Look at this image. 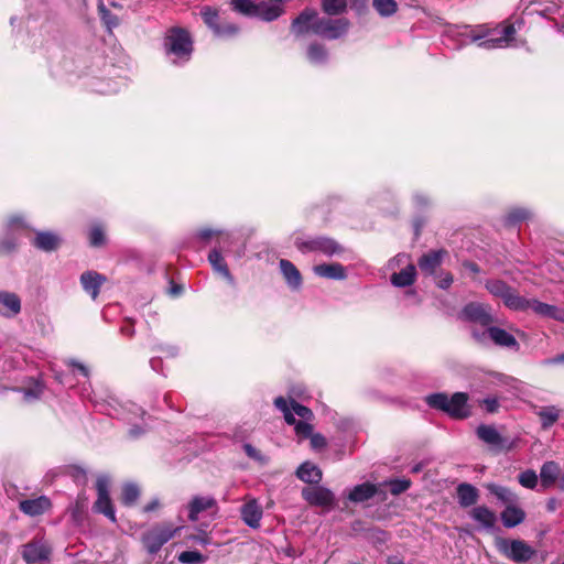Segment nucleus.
<instances>
[{"label": "nucleus", "mask_w": 564, "mask_h": 564, "mask_svg": "<svg viewBox=\"0 0 564 564\" xmlns=\"http://www.w3.org/2000/svg\"><path fill=\"white\" fill-rule=\"evenodd\" d=\"M516 28L513 24L503 26L489 28L485 24L463 25L449 30L448 39L456 40L458 46L477 43L479 47L485 50L502 48L511 45L514 40Z\"/></svg>", "instance_id": "obj_1"}, {"label": "nucleus", "mask_w": 564, "mask_h": 564, "mask_svg": "<svg viewBox=\"0 0 564 564\" xmlns=\"http://www.w3.org/2000/svg\"><path fill=\"white\" fill-rule=\"evenodd\" d=\"M164 48L167 56L174 64L188 62L193 53V41L189 33L178 26H173L166 31L164 37Z\"/></svg>", "instance_id": "obj_2"}, {"label": "nucleus", "mask_w": 564, "mask_h": 564, "mask_svg": "<svg viewBox=\"0 0 564 564\" xmlns=\"http://www.w3.org/2000/svg\"><path fill=\"white\" fill-rule=\"evenodd\" d=\"M468 394L456 392L451 398L446 393H432L425 398V402L432 409L441 410L454 419H466L470 415L467 404Z\"/></svg>", "instance_id": "obj_3"}, {"label": "nucleus", "mask_w": 564, "mask_h": 564, "mask_svg": "<svg viewBox=\"0 0 564 564\" xmlns=\"http://www.w3.org/2000/svg\"><path fill=\"white\" fill-rule=\"evenodd\" d=\"M471 335L474 339L481 345H487L492 341L495 345L500 347L513 348L516 350L519 349V343L512 334L492 325L481 332L473 327Z\"/></svg>", "instance_id": "obj_4"}, {"label": "nucleus", "mask_w": 564, "mask_h": 564, "mask_svg": "<svg viewBox=\"0 0 564 564\" xmlns=\"http://www.w3.org/2000/svg\"><path fill=\"white\" fill-rule=\"evenodd\" d=\"M350 22L346 18H319L313 25V33L327 40H337L347 34Z\"/></svg>", "instance_id": "obj_5"}, {"label": "nucleus", "mask_w": 564, "mask_h": 564, "mask_svg": "<svg viewBox=\"0 0 564 564\" xmlns=\"http://www.w3.org/2000/svg\"><path fill=\"white\" fill-rule=\"evenodd\" d=\"M294 245L302 252H321L328 257L343 251V248L337 241L322 236L311 239L296 238Z\"/></svg>", "instance_id": "obj_6"}, {"label": "nucleus", "mask_w": 564, "mask_h": 564, "mask_svg": "<svg viewBox=\"0 0 564 564\" xmlns=\"http://www.w3.org/2000/svg\"><path fill=\"white\" fill-rule=\"evenodd\" d=\"M486 289L494 296L501 299L503 304L510 310L517 311L523 304L522 296L503 281L490 280L486 283Z\"/></svg>", "instance_id": "obj_7"}, {"label": "nucleus", "mask_w": 564, "mask_h": 564, "mask_svg": "<svg viewBox=\"0 0 564 564\" xmlns=\"http://www.w3.org/2000/svg\"><path fill=\"white\" fill-rule=\"evenodd\" d=\"M499 550L516 563H524L534 554V550L522 540H502L499 543Z\"/></svg>", "instance_id": "obj_8"}, {"label": "nucleus", "mask_w": 564, "mask_h": 564, "mask_svg": "<svg viewBox=\"0 0 564 564\" xmlns=\"http://www.w3.org/2000/svg\"><path fill=\"white\" fill-rule=\"evenodd\" d=\"M180 530V528H173L172 525H161L152 529L144 536V544L149 553L155 554L160 551V549L169 542L175 533Z\"/></svg>", "instance_id": "obj_9"}, {"label": "nucleus", "mask_w": 564, "mask_h": 564, "mask_svg": "<svg viewBox=\"0 0 564 564\" xmlns=\"http://www.w3.org/2000/svg\"><path fill=\"white\" fill-rule=\"evenodd\" d=\"M462 316L466 321L480 325L485 329L490 327L495 322L490 313V307L481 303L473 302L467 304L462 312Z\"/></svg>", "instance_id": "obj_10"}, {"label": "nucleus", "mask_w": 564, "mask_h": 564, "mask_svg": "<svg viewBox=\"0 0 564 564\" xmlns=\"http://www.w3.org/2000/svg\"><path fill=\"white\" fill-rule=\"evenodd\" d=\"M274 405L276 409H279L281 412H283L284 420L288 424L295 426L296 435L303 438L311 437L313 434V426L307 421H299L296 422L295 417L293 416V413L290 411V408L288 405V401L283 397H278L274 400Z\"/></svg>", "instance_id": "obj_11"}, {"label": "nucleus", "mask_w": 564, "mask_h": 564, "mask_svg": "<svg viewBox=\"0 0 564 564\" xmlns=\"http://www.w3.org/2000/svg\"><path fill=\"white\" fill-rule=\"evenodd\" d=\"M303 499L311 506L329 508L335 502L334 494L324 487H306L302 490Z\"/></svg>", "instance_id": "obj_12"}, {"label": "nucleus", "mask_w": 564, "mask_h": 564, "mask_svg": "<svg viewBox=\"0 0 564 564\" xmlns=\"http://www.w3.org/2000/svg\"><path fill=\"white\" fill-rule=\"evenodd\" d=\"M551 9L555 10L554 0H520L518 10L524 15H540L547 19Z\"/></svg>", "instance_id": "obj_13"}, {"label": "nucleus", "mask_w": 564, "mask_h": 564, "mask_svg": "<svg viewBox=\"0 0 564 564\" xmlns=\"http://www.w3.org/2000/svg\"><path fill=\"white\" fill-rule=\"evenodd\" d=\"M26 226L22 218L12 217L7 225V238L0 241V250L11 252L18 245V235L24 231Z\"/></svg>", "instance_id": "obj_14"}, {"label": "nucleus", "mask_w": 564, "mask_h": 564, "mask_svg": "<svg viewBox=\"0 0 564 564\" xmlns=\"http://www.w3.org/2000/svg\"><path fill=\"white\" fill-rule=\"evenodd\" d=\"M523 304L521 305V308H518L517 311L525 312L531 310L536 315H540L542 317H549L552 319H557L560 317V307L551 304H546L543 302H540L535 299H525L522 296Z\"/></svg>", "instance_id": "obj_15"}, {"label": "nucleus", "mask_w": 564, "mask_h": 564, "mask_svg": "<svg viewBox=\"0 0 564 564\" xmlns=\"http://www.w3.org/2000/svg\"><path fill=\"white\" fill-rule=\"evenodd\" d=\"M316 20H319L317 12L314 9L303 10L292 22L291 31L300 36L313 32V25Z\"/></svg>", "instance_id": "obj_16"}, {"label": "nucleus", "mask_w": 564, "mask_h": 564, "mask_svg": "<svg viewBox=\"0 0 564 564\" xmlns=\"http://www.w3.org/2000/svg\"><path fill=\"white\" fill-rule=\"evenodd\" d=\"M240 513L241 519L248 527L252 529H258L260 527L263 511L262 507L258 503L256 499L248 500L241 507Z\"/></svg>", "instance_id": "obj_17"}, {"label": "nucleus", "mask_w": 564, "mask_h": 564, "mask_svg": "<svg viewBox=\"0 0 564 564\" xmlns=\"http://www.w3.org/2000/svg\"><path fill=\"white\" fill-rule=\"evenodd\" d=\"M106 282V276L96 271H86L80 275V284L93 300H96L101 285Z\"/></svg>", "instance_id": "obj_18"}, {"label": "nucleus", "mask_w": 564, "mask_h": 564, "mask_svg": "<svg viewBox=\"0 0 564 564\" xmlns=\"http://www.w3.org/2000/svg\"><path fill=\"white\" fill-rule=\"evenodd\" d=\"M0 314L4 317H14L21 312V300L12 292H0Z\"/></svg>", "instance_id": "obj_19"}, {"label": "nucleus", "mask_w": 564, "mask_h": 564, "mask_svg": "<svg viewBox=\"0 0 564 564\" xmlns=\"http://www.w3.org/2000/svg\"><path fill=\"white\" fill-rule=\"evenodd\" d=\"M51 500L45 496H40L35 499L22 500L19 505L20 510L31 517L43 514L51 508Z\"/></svg>", "instance_id": "obj_20"}, {"label": "nucleus", "mask_w": 564, "mask_h": 564, "mask_svg": "<svg viewBox=\"0 0 564 564\" xmlns=\"http://www.w3.org/2000/svg\"><path fill=\"white\" fill-rule=\"evenodd\" d=\"M445 254L444 250H431L419 259L417 265L424 274L431 275L442 264Z\"/></svg>", "instance_id": "obj_21"}, {"label": "nucleus", "mask_w": 564, "mask_h": 564, "mask_svg": "<svg viewBox=\"0 0 564 564\" xmlns=\"http://www.w3.org/2000/svg\"><path fill=\"white\" fill-rule=\"evenodd\" d=\"M476 434L480 441L495 448H502L506 440L494 425L481 424L477 427Z\"/></svg>", "instance_id": "obj_22"}, {"label": "nucleus", "mask_w": 564, "mask_h": 564, "mask_svg": "<svg viewBox=\"0 0 564 564\" xmlns=\"http://www.w3.org/2000/svg\"><path fill=\"white\" fill-rule=\"evenodd\" d=\"M22 557L29 564L43 562L47 560L48 551L43 543L32 541L23 546Z\"/></svg>", "instance_id": "obj_23"}, {"label": "nucleus", "mask_w": 564, "mask_h": 564, "mask_svg": "<svg viewBox=\"0 0 564 564\" xmlns=\"http://www.w3.org/2000/svg\"><path fill=\"white\" fill-rule=\"evenodd\" d=\"M500 518L506 528H514L524 521L525 512L518 506V502H513L506 506L505 510L500 513Z\"/></svg>", "instance_id": "obj_24"}, {"label": "nucleus", "mask_w": 564, "mask_h": 564, "mask_svg": "<svg viewBox=\"0 0 564 564\" xmlns=\"http://www.w3.org/2000/svg\"><path fill=\"white\" fill-rule=\"evenodd\" d=\"M316 275L332 280H344L347 276L346 269L340 263H323L313 268Z\"/></svg>", "instance_id": "obj_25"}, {"label": "nucleus", "mask_w": 564, "mask_h": 564, "mask_svg": "<svg viewBox=\"0 0 564 564\" xmlns=\"http://www.w3.org/2000/svg\"><path fill=\"white\" fill-rule=\"evenodd\" d=\"M279 264L288 285L294 290L300 289L302 285V275L297 268L286 259H281Z\"/></svg>", "instance_id": "obj_26"}, {"label": "nucleus", "mask_w": 564, "mask_h": 564, "mask_svg": "<svg viewBox=\"0 0 564 564\" xmlns=\"http://www.w3.org/2000/svg\"><path fill=\"white\" fill-rule=\"evenodd\" d=\"M33 245L40 250L50 252L58 248L61 238L51 231H37Z\"/></svg>", "instance_id": "obj_27"}, {"label": "nucleus", "mask_w": 564, "mask_h": 564, "mask_svg": "<svg viewBox=\"0 0 564 564\" xmlns=\"http://www.w3.org/2000/svg\"><path fill=\"white\" fill-rule=\"evenodd\" d=\"M561 475V467L554 460L545 462L540 469V478L543 487H552Z\"/></svg>", "instance_id": "obj_28"}, {"label": "nucleus", "mask_w": 564, "mask_h": 564, "mask_svg": "<svg viewBox=\"0 0 564 564\" xmlns=\"http://www.w3.org/2000/svg\"><path fill=\"white\" fill-rule=\"evenodd\" d=\"M458 502L462 507L467 508L475 505L478 500V489L467 482L459 484L456 488Z\"/></svg>", "instance_id": "obj_29"}, {"label": "nucleus", "mask_w": 564, "mask_h": 564, "mask_svg": "<svg viewBox=\"0 0 564 564\" xmlns=\"http://www.w3.org/2000/svg\"><path fill=\"white\" fill-rule=\"evenodd\" d=\"M216 501L212 497H194L188 503V519L196 521L200 512L213 508Z\"/></svg>", "instance_id": "obj_30"}, {"label": "nucleus", "mask_w": 564, "mask_h": 564, "mask_svg": "<svg viewBox=\"0 0 564 564\" xmlns=\"http://www.w3.org/2000/svg\"><path fill=\"white\" fill-rule=\"evenodd\" d=\"M296 476L304 482L318 484L322 480V470L315 464L305 462L297 468Z\"/></svg>", "instance_id": "obj_31"}, {"label": "nucleus", "mask_w": 564, "mask_h": 564, "mask_svg": "<svg viewBox=\"0 0 564 564\" xmlns=\"http://www.w3.org/2000/svg\"><path fill=\"white\" fill-rule=\"evenodd\" d=\"M470 517L485 529H492L497 521L496 513L486 506L475 507L470 512Z\"/></svg>", "instance_id": "obj_32"}, {"label": "nucleus", "mask_w": 564, "mask_h": 564, "mask_svg": "<svg viewBox=\"0 0 564 564\" xmlns=\"http://www.w3.org/2000/svg\"><path fill=\"white\" fill-rule=\"evenodd\" d=\"M377 486L370 482L357 485L348 495V499L352 502H364L372 498L377 494Z\"/></svg>", "instance_id": "obj_33"}, {"label": "nucleus", "mask_w": 564, "mask_h": 564, "mask_svg": "<svg viewBox=\"0 0 564 564\" xmlns=\"http://www.w3.org/2000/svg\"><path fill=\"white\" fill-rule=\"evenodd\" d=\"M416 276V269L414 264H408L400 272L391 275V283L398 288L410 286L414 283Z\"/></svg>", "instance_id": "obj_34"}, {"label": "nucleus", "mask_w": 564, "mask_h": 564, "mask_svg": "<svg viewBox=\"0 0 564 564\" xmlns=\"http://www.w3.org/2000/svg\"><path fill=\"white\" fill-rule=\"evenodd\" d=\"M208 261L213 269L220 273L229 283L234 284V278L229 272L227 263L225 262L219 249L214 248L208 254Z\"/></svg>", "instance_id": "obj_35"}, {"label": "nucleus", "mask_w": 564, "mask_h": 564, "mask_svg": "<svg viewBox=\"0 0 564 564\" xmlns=\"http://www.w3.org/2000/svg\"><path fill=\"white\" fill-rule=\"evenodd\" d=\"M486 488L506 506L518 502V496L507 487L497 484H487Z\"/></svg>", "instance_id": "obj_36"}, {"label": "nucleus", "mask_w": 564, "mask_h": 564, "mask_svg": "<svg viewBox=\"0 0 564 564\" xmlns=\"http://www.w3.org/2000/svg\"><path fill=\"white\" fill-rule=\"evenodd\" d=\"M536 415L541 420L542 429L547 430L560 419V410L554 405L543 406L536 411Z\"/></svg>", "instance_id": "obj_37"}, {"label": "nucleus", "mask_w": 564, "mask_h": 564, "mask_svg": "<svg viewBox=\"0 0 564 564\" xmlns=\"http://www.w3.org/2000/svg\"><path fill=\"white\" fill-rule=\"evenodd\" d=\"M321 7L324 13L329 17L340 15L347 11V0H321Z\"/></svg>", "instance_id": "obj_38"}, {"label": "nucleus", "mask_w": 564, "mask_h": 564, "mask_svg": "<svg viewBox=\"0 0 564 564\" xmlns=\"http://www.w3.org/2000/svg\"><path fill=\"white\" fill-rule=\"evenodd\" d=\"M372 7L380 17L389 18L398 11V3L395 0H373Z\"/></svg>", "instance_id": "obj_39"}, {"label": "nucleus", "mask_w": 564, "mask_h": 564, "mask_svg": "<svg viewBox=\"0 0 564 564\" xmlns=\"http://www.w3.org/2000/svg\"><path fill=\"white\" fill-rule=\"evenodd\" d=\"M94 508L96 512L105 514L112 522L116 521L115 510L109 496H98Z\"/></svg>", "instance_id": "obj_40"}, {"label": "nucleus", "mask_w": 564, "mask_h": 564, "mask_svg": "<svg viewBox=\"0 0 564 564\" xmlns=\"http://www.w3.org/2000/svg\"><path fill=\"white\" fill-rule=\"evenodd\" d=\"M555 10L551 9L550 15L547 17L549 21H552L554 26L564 32V1L563 0H554Z\"/></svg>", "instance_id": "obj_41"}, {"label": "nucleus", "mask_w": 564, "mask_h": 564, "mask_svg": "<svg viewBox=\"0 0 564 564\" xmlns=\"http://www.w3.org/2000/svg\"><path fill=\"white\" fill-rule=\"evenodd\" d=\"M307 57L313 64H324L327 61V51L324 45L313 43L307 48Z\"/></svg>", "instance_id": "obj_42"}, {"label": "nucleus", "mask_w": 564, "mask_h": 564, "mask_svg": "<svg viewBox=\"0 0 564 564\" xmlns=\"http://www.w3.org/2000/svg\"><path fill=\"white\" fill-rule=\"evenodd\" d=\"M200 14L207 26L214 32V34H216L217 29L220 25L218 23L219 17L217 10L210 7H203L200 10Z\"/></svg>", "instance_id": "obj_43"}, {"label": "nucleus", "mask_w": 564, "mask_h": 564, "mask_svg": "<svg viewBox=\"0 0 564 564\" xmlns=\"http://www.w3.org/2000/svg\"><path fill=\"white\" fill-rule=\"evenodd\" d=\"M531 213L525 208H514L508 213L505 223L507 226H516L518 223L529 219Z\"/></svg>", "instance_id": "obj_44"}, {"label": "nucleus", "mask_w": 564, "mask_h": 564, "mask_svg": "<svg viewBox=\"0 0 564 564\" xmlns=\"http://www.w3.org/2000/svg\"><path fill=\"white\" fill-rule=\"evenodd\" d=\"M206 556L198 551H184L178 555V561L183 564H202Z\"/></svg>", "instance_id": "obj_45"}, {"label": "nucleus", "mask_w": 564, "mask_h": 564, "mask_svg": "<svg viewBox=\"0 0 564 564\" xmlns=\"http://www.w3.org/2000/svg\"><path fill=\"white\" fill-rule=\"evenodd\" d=\"M140 491L138 486L127 484L122 488V502L127 506L133 505L139 498Z\"/></svg>", "instance_id": "obj_46"}, {"label": "nucleus", "mask_w": 564, "mask_h": 564, "mask_svg": "<svg viewBox=\"0 0 564 564\" xmlns=\"http://www.w3.org/2000/svg\"><path fill=\"white\" fill-rule=\"evenodd\" d=\"M518 480L524 488L534 489L538 485V475L534 470L527 469L519 475Z\"/></svg>", "instance_id": "obj_47"}, {"label": "nucleus", "mask_w": 564, "mask_h": 564, "mask_svg": "<svg viewBox=\"0 0 564 564\" xmlns=\"http://www.w3.org/2000/svg\"><path fill=\"white\" fill-rule=\"evenodd\" d=\"M386 485L389 486L390 492L392 495L398 496V495L406 491L410 488L411 481L405 478L391 479L389 481H386Z\"/></svg>", "instance_id": "obj_48"}, {"label": "nucleus", "mask_w": 564, "mask_h": 564, "mask_svg": "<svg viewBox=\"0 0 564 564\" xmlns=\"http://www.w3.org/2000/svg\"><path fill=\"white\" fill-rule=\"evenodd\" d=\"M231 4L236 11L253 17L257 3L252 0H231Z\"/></svg>", "instance_id": "obj_49"}, {"label": "nucleus", "mask_w": 564, "mask_h": 564, "mask_svg": "<svg viewBox=\"0 0 564 564\" xmlns=\"http://www.w3.org/2000/svg\"><path fill=\"white\" fill-rule=\"evenodd\" d=\"M89 242L93 247H100L105 243L104 229L99 225L91 227L89 231Z\"/></svg>", "instance_id": "obj_50"}, {"label": "nucleus", "mask_w": 564, "mask_h": 564, "mask_svg": "<svg viewBox=\"0 0 564 564\" xmlns=\"http://www.w3.org/2000/svg\"><path fill=\"white\" fill-rule=\"evenodd\" d=\"M290 411L293 413V415L296 414L305 421H310L313 417V412L308 408L295 402L294 400L291 401Z\"/></svg>", "instance_id": "obj_51"}, {"label": "nucleus", "mask_w": 564, "mask_h": 564, "mask_svg": "<svg viewBox=\"0 0 564 564\" xmlns=\"http://www.w3.org/2000/svg\"><path fill=\"white\" fill-rule=\"evenodd\" d=\"M99 13L101 20L109 30L118 25V18L115 14H112L102 3H100L99 6Z\"/></svg>", "instance_id": "obj_52"}, {"label": "nucleus", "mask_w": 564, "mask_h": 564, "mask_svg": "<svg viewBox=\"0 0 564 564\" xmlns=\"http://www.w3.org/2000/svg\"><path fill=\"white\" fill-rule=\"evenodd\" d=\"M238 32H239V29L237 25H235L232 23H223L217 29V32L215 35L219 36V37H229V36L236 35Z\"/></svg>", "instance_id": "obj_53"}, {"label": "nucleus", "mask_w": 564, "mask_h": 564, "mask_svg": "<svg viewBox=\"0 0 564 564\" xmlns=\"http://www.w3.org/2000/svg\"><path fill=\"white\" fill-rule=\"evenodd\" d=\"M218 235V241H223L228 239V236H224L221 232H216L212 229H202L197 232L196 237L203 241L209 240L213 236Z\"/></svg>", "instance_id": "obj_54"}, {"label": "nucleus", "mask_w": 564, "mask_h": 564, "mask_svg": "<svg viewBox=\"0 0 564 564\" xmlns=\"http://www.w3.org/2000/svg\"><path fill=\"white\" fill-rule=\"evenodd\" d=\"M243 451H245L246 455L253 460H257V462L265 460L264 457L262 456V454L256 447H253L251 444L246 443L243 445Z\"/></svg>", "instance_id": "obj_55"}, {"label": "nucleus", "mask_w": 564, "mask_h": 564, "mask_svg": "<svg viewBox=\"0 0 564 564\" xmlns=\"http://www.w3.org/2000/svg\"><path fill=\"white\" fill-rule=\"evenodd\" d=\"M109 480L107 477L105 476H100L98 477L97 479V482H96V488H97V492H98V496H109Z\"/></svg>", "instance_id": "obj_56"}, {"label": "nucleus", "mask_w": 564, "mask_h": 564, "mask_svg": "<svg viewBox=\"0 0 564 564\" xmlns=\"http://www.w3.org/2000/svg\"><path fill=\"white\" fill-rule=\"evenodd\" d=\"M453 283V275L448 272H442L438 276L437 286L440 289L446 290Z\"/></svg>", "instance_id": "obj_57"}, {"label": "nucleus", "mask_w": 564, "mask_h": 564, "mask_svg": "<svg viewBox=\"0 0 564 564\" xmlns=\"http://www.w3.org/2000/svg\"><path fill=\"white\" fill-rule=\"evenodd\" d=\"M310 438L314 449H322L326 446V438L322 434H312Z\"/></svg>", "instance_id": "obj_58"}, {"label": "nucleus", "mask_w": 564, "mask_h": 564, "mask_svg": "<svg viewBox=\"0 0 564 564\" xmlns=\"http://www.w3.org/2000/svg\"><path fill=\"white\" fill-rule=\"evenodd\" d=\"M145 414V412L140 408L138 406L137 404L134 403H130L129 406H128V415H132V416H135V417H142L143 415ZM128 421H132V417L131 416H127L126 417Z\"/></svg>", "instance_id": "obj_59"}, {"label": "nucleus", "mask_w": 564, "mask_h": 564, "mask_svg": "<svg viewBox=\"0 0 564 564\" xmlns=\"http://www.w3.org/2000/svg\"><path fill=\"white\" fill-rule=\"evenodd\" d=\"M43 392L41 383H36L34 388L24 391L25 399H37Z\"/></svg>", "instance_id": "obj_60"}, {"label": "nucleus", "mask_w": 564, "mask_h": 564, "mask_svg": "<svg viewBox=\"0 0 564 564\" xmlns=\"http://www.w3.org/2000/svg\"><path fill=\"white\" fill-rule=\"evenodd\" d=\"M484 405L487 412L495 413L499 408V402L496 398H487L484 400Z\"/></svg>", "instance_id": "obj_61"}, {"label": "nucleus", "mask_w": 564, "mask_h": 564, "mask_svg": "<svg viewBox=\"0 0 564 564\" xmlns=\"http://www.w3.org/2000/svg\"><path fill=\"white\" fill-rule=\"evenodd\" d=\"M69 365L73 368H76L84 377H88L89 370L85 365L77 362V361H72Z\"/></svg>", "instance_id": "obj_62"}, {"label": "nucleus", "mask_w": 564, "mask_h": 564, "mask_svg": "<svg viewBox=\"0 0 564 564\" xmlns=\"http://www.w3.org/2000/svg\"><path fill=\"white\" fill-rule=\"evenodd\" d=\"M129 433L132 437H139L140 435H142L144 433V429L139 425H133L130 429Z\"/></svg>", "instance_id": "obj_63"}, {"label": "nucleus", "mask_w": 564, "mask_h": 564, "mask_svg": "<svg viewBox=\"0 0 564 564\" xmlns=\"http://www.w3.org/2000/svg\"><path fill=\"white\" fill-rule=\"evenodd\" d=\"M161 364H162V361H161V358H159V357H158V358H152V359L150 360L151 368H152L154 371H156V372H161V371H162V370H161Z\"/></svg>", "instance_id": "obj_64"}]
</instances>
